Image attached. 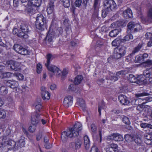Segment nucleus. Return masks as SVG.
Returning <instances> with one entry per match:
<instances>
[{
  "label": "nucleus",
  "mask_w": 152,
  "mask_h": 152,
  "mask_svg": "<svg viewBox=\"0 0 152 152\" xmlns=\"http://www.w3.org/2000/svg\"><path fill=\"white\" fill-rule=\"evenodd\" d=\"M142 65L145 67L149 66L152 65V60H148L146 61L143 63Z\"/></svg>",
  "instance_id": "obj_43"
},
{
  "label": "nucleus",
  "mask_w": 152,
  "mask_h": 152,
  "mask_svg": "<svg viewBox=\"0 0 152 152\" xmlns=\"http://www.w3.org/2000/svg\"><path fill=\"white\" fill-rule=\"evenodd\" d=\"M126 48L124 46L118 47L114 49V57L115 59H119L123 56L126 53Z\"/></svg>",
  "instance_id": "obj_6"
},
{
  "label": "nucleus",
  "mask_w": 152,
  "mask_h": 152,
  "mask_svg": "<svg viewBox=\"0 0 152 152\" xmlns=\"http://www.w3.org/2000/svg\"><path fill=\"white\" fill-rule=\"evenodd\" d=\"M110 12V11L108 10V9H107V8H105V7L104 9H103L102 11V17L105 18L108 14V13Z\"/></svg>",
  "instance_id": "obj_49"
},
{
  "label": "nucleus",
  "mask_w": 152,
  "mask_h": 152,
  "mask_svg": "<svg viewBox=\"0 0 152 152\" xmlns=\"http://www.w3.org/2000/svg\"><path fill=\"white\" fill-rule=\"evenodd\" d=\"M73 102V97L71 96H66L64 99L63 104L66 107L71 106Z\"/></svg>",
  "instance_id": "obj_13"
},
{
  "label": "nucleus",
  "mask_w": 152,
  "mask_h": 152,
  "mask_svg": "<svg viewBox=\"0 0 152 152\" xmlns=\"http://www.w3.org/2000/svg\"><path fill=\"white\" fill-rule=\"evenodd\" d=\"M5 66L12 70L15 71H19L21 69L22 65L20 63L11 60L5 62Z\"/></svg>",
  "instance_id": "obj_4"
},
{
  "label": "nucleus",
  "mask_w": 152,
  "mask_h": 152,
  "mask_svg": "<svg viewBox=\"0 0 152 152\" xmlns=\"http://www.w3.org/2000/svg\"><path fill=\"white\" fill-rule=\"evenodd\" d=\"M145 104L143 102L141 104H139L137 107V110L139 111V112H141L143 109L145 107Z\"/></svg>",
  "instance_id": "obj_40"
},
{
  "label": "nucleus",
  "mask_w": 152,
  "mask_h": 152,
  "mask_svg": "<svg viewBox=\"0 0 152 152\" xmlns=\"http://www.w3.org/2000/svg\"><path fill=\"white\" fill-rule=\"evenodd\" d=\"M148 95V94L146 92H143L141 93H138L135 94V96L136 97L139 98L137 100L140 102H141V101H143L145 104L151 102L152 101V97L151 96H148L145 97L144 98L141 99L139 98L141 97L146 96Z\"/></svg>",
  "instance_id": "obj_10"
},
{
  "label": "nucleus",
  "mask_w": 152,
  "mask_h": 152,
  "mask_svg": "<svg viewBox=\"0 0 152 152\" xmlns=\"http://www.w3.org/2000/svg\"><path fill=\"white\" fill-rule=\"evenodd\" d=\"M48 71L51 72L50 76L52 77L53 76H56V77H59L61 76V71L56 66L52 65H48L46 66Z\"/></svg>",
  "instance_id": "obj_7"
},
{
  "label": "nucleus",
  "mask_w": 152,
  "mask_h": 152,
  "mask_svg": "<svg viewBox=\"0 0 152 152\" xmlns=\"http://www.w3.org/2000/svg\"><path fill=\"white\" fill-rule=\"evenodd\" d=\"M8 140L7 137H0V147L6 146V142Z\"/></svg>",
  "instance_id": "obj_25"
},
{
  "label": "nucleus",
  "mask_w": 152,
  "mask_h": 152,
  "mask_svg": "<svg viewBox=\"0 0 152 152\" xmlns=\"http://www.w3.org/2000/svg\"><path fill=\"white\" fill-rule=\"evenodd\" d=\"M75 149H79L81 147L82 142L81 140L79 139H77L75 141Z\"/></svg>",
  "instance_id": "obj_38"
},
{
  "label": "nucleus",
  "mask_w": 152,
  "mask_h": 152,
  "mask_svg": "<svg viewBox=\"0 0 152 152\" xmlns=\"http://www.w3.org/2000/svg\"><path fill=\"white\" fill-rule=\"evenodd\" d=\"M8 92V90L4 86H1L0 87V94L2 95H6Z\"/></svg>",
  "instance_id": "obj_37"
},
{
  "label": "nucleus",
  "mask_w": 152,
  "mask_h": 152,
  "mask_svg": "<svg viewBox=\"0 0 152 152\" xmlns=\"http://www.w3.org/2000/svg\"><path fill=\"white\" fill-rule=\"evenodd\" d=\"M74 85L73 84H72L69 85L68 87V89L69 90L73 91H74Z\"/></svg>",
  "instance_id": "obj_62"
},
{
  "label": "nucleus",
  "mask_w": 152,
  "mask_h": 152,
  "mask_svg": "<svg viewBox=\"0 0 152 152\" xmlns=\"http://www.w3.org/2000/svg\"><path fill=\"white\" fill-rule=\"evenodd\" d=\"M145 37L147 39H150L148 43V46L149 47L152 46V33H147L145 34Z\"/></svg>",
  "instance_id": "obj_27"
},
{
  "label": "nucleus",
  "mask_w": 152,
  "mask_h": 152,
  "mask_svg": "<svg viewBox=\"0 0 152 152\" xmlns=\"http://www.w3.org/2000/svg\"><path fill=\"white\" fill-rule=\"evenodd\" d=\"M42 96L44 100H48L50 99V95L48 91L41 93Z\"/></svg>",
  "instance_id": "obj_30"
},
{
  "label": "nucleus",
  "mask_w": 152,
  "mask_h": 152,
  "mask_svg": "<svg viewBox=\"0 0 152 152\" xmlns=\"http://www.w3.org/2000/svg\"><path fill=\"white\" fill-rule=\"evenodd\" d=\"M148 15L149 18L152 19V8L149 10L148 12Z\"/></svg>",
  "instance_id": "obj_58"
},
{
  "label": "nucleus",
  "mask_w": 152,
  "mask_h": 152,
  "mask_svg": "<svg viewBox=\"0 0 152 152\" xmlns=\"http://www.w3.org/2000/svg\"><path fill=\"white\" fill-rule=\"evenodd\" d=\"M108 138L116 141H123L124 139L123 136L118 133H113L108 137Z\"/></svg>",
  "instance_id": "obj_14"
},
{
  "label": "nucleus",
  "mask_w": 152,
  "mask_h": 152,
  "mask_svg": "<svg viewBox=\"0 0 152 152\" xmlns=\"http://www.w3.org/2000/svg\"><path fill=\"white\" fill-rule=\"evenodd\" d=\"M13 76L16 77L19 80H22L24 79V76L23 75L20 73H15L13 74Z\"/></svg>",
  "instance_id": "obj_44"
},
{
  "label": "nucleus",
  "mask_w": 152,
  "mask_h": 152,
  "mask_svg": "<svg viewBox=\"0 0 152 152\" xmlns=\"http://www.w3.org/2000/svg\"><path fill=\"white\" fill-rule=\"evenodd\" d=\"M13 49L16 52L22 55H27L30 53L29 50L18 44H15L13 46Z\"/></svg>",
  "instance_id": "obj_8"
},
{
  "label": "nucleus",
  "mask_w": 152,
  "mask_h": 152,
  "mask_svg": "<svg viewBox=\"0 0 152 152\" xmlns=\"http://www.w3.org/2000/svg\"><path fill=\"white\" fill-rule=\"evenodd\" d=\"M91 132L92 134H95L96 132L97 128L95 125L92 124L91 126Z\"/></svg>",
  "instance_id": "obj_46"
},
{
  "label": "nucleus",
  "mask_w": 152,
  "mask_h": 152,
  "mask_svg": "<svg viewBox=\"0 0 152 152\" xmlns=\"http://www.w3.org/2000/svg\"><path fill=\"white\" fill-rule=\"evenodd\" d=\"M122 42H123L122 39H116L112 42V44L114 46H116L120 45Z\"/></svg>",
  "instance_id": "obj_32"
},
{
  "label": "nucleus",
  "mask_w": 152,
  "mask_h": 152,
  "mask_svg": "<svg viewBox=\"0 0 152 152\" xmlns=\"http://www.w3.org/2000/svg\"><path fill=\"white\" fill-rule=\"evenodd\" d=\"M143 61L142 56V54L138 55L135 57L134 61L136 63H140Z\"/></svg>",
  "instance_id": "obj_42"
},
{
  "label": "nucleus",
  "mask_w": 152,
  "mask_h": 152,
  "mask_svg": "<svg viewBox=\"0 0 152 152\" xmlns=\"http://www.w3.org/2000/svg\"><path fill=\"white\" fill-rule=\"evenodd\" d=\"M8 139V140L6 142V146H12V144H14L21 147L24 146L25 145L24 137L23 136H21L20 139L19 140L18 142L16 143L12 140H9V139Z\"/></svg>",
  "instance_id": "obj_11"
},
{
  "label": "nucleus",
  "mask_w": 152,
  "mask_h": 152,
  "mask_svg": "<svg viewBox=\"0 0 152 152\" xmlns=\"http://www.w3.org/2000/svg\"><path fill=\"white\" fill-rule=\"evenodd\" d=\"M105 8L108 9L110 12L115 10L117 8V5L113 0H106L104 4Z\"/></svg>",
  "instance_id": "obj_9"
},
{
  "label": "nucleus",
  "mask_w": 152,
  "mask_h": 152,
  "mask_svg": "<svg viewBox=\"0 0 152 152\" xmlns=\"http://www.w3.org/2000/svg\"><path fill=\"white\" fill-rule=\"evenodd\" d=\"M125 72L124 71H121L119 72H117L116 73V76L117 77H118L120 75H122L124 74H125L124 73Z\"/></svg>",
  "instance_id": "obj_60"
},
{
  "label": "nucleus",
  "mask_w": 152,
  "mask_h": 152,
  "mask_svg": "<svg viewBox=\"0 0 152 152\" xmlns=\"http://www.w3.org/2000/svg\"><path fill=\"white\" fill-rule=\"evenodd\" d=\"M19 30H18L16 28H14L12 32L13 33L17 35L18 36V34H19Z\"/></svg>",
  "instance_id": "obj_59"
},
{
  "label": "nucleus",
  "mask_w": 152,
  "mask_h": 152,
  "mask_svg": "<svg viewBox=\"0 0 152 152\" xmlns=\"http://www.w3.org/2000/svg\"><path fill=\"white\" fill-rule=\"evenodd\" d=\"M13 2L14 6L17 7L19 4V0H13Z\"/></svg>",
  "instance_id": "obj_63"
},
{
  "label": "nucleus",
  "mask_w": 152,
  "mask_h": 152,
  "mask_svg": "<svg viewBox=\"0 0 152 152\" xmlns=\"http://www.w3.org/2000/svg\"><path fill=\"white\" fill-rule=\"evenodd\" d=\"M84 145L85 148L88 149L90 146V141L87 135H85L83 138Z\"/></svg>",
  "instance_id": "obj_23"
},
{
  "label": "nucleus",
  "mask_w": 152,
  "mask_h": 152,
  "mask_svg": "<svg viewBox=\"0 0 152 152\" xmlns=\"http://www.w3.org/2000/svg\"><path fill=\"white\" fill-rule=\"evenodd\" d=\"M53 34V33H48L47 34L46 38L49 42H50L52 41L53 38L54 36Z\"/></svg>",
  "instance_id": "obj_39"
},
{
  "label": "nucleus",
  "mask_w": 152,
  "mask_h": 152,
  "mask_svg": "<svg viewBox=\"0 0 152 152\" xmlns=\"http://www.w3.org/2000/svg\"><path fill=\"white\" fill-rule=\"evenodd\" d=\"M64 6L66 8H68L70 5L69 0H61Z\"/></svg>",
  "instance_id": "obj_47"
},
{
  "label": "nucleus",
  "mask_w": 152,
  "mask_h": 152,
  "mask_svg": "<svg viewBox=\"0 0 152 152\" xmlns=\"http://www.w3.org/2000/svg\"><path fill=\"white\" fill-rule=\"evenodd\" d=\"M100 3L99 0H94V7L95 10H97Z\"/></svg>",
  "instance_id": "obj_48"
},
{
  "label": "nucleus",
  "mask_w": 152,
  "mask_h": 152,
  "mask_svg": "<svg viewBox=\"0 0 152 152\" xmlns=\"http://www.w3.org/2000/svg\"><path fill=\"white\" fill-rule=\"evenodd\" d=\"M110 80L115 81L117 80L118 79V77L116 76H111L110 78Z\"/></svg>",
  "instance_id": "obj_61"
},
{
  "label": "nucleus",
  "mask_w": 152,
  "mask_h": 152,
  "mask_svg": "<svg viewBox=\"0 0 152 152\" xmlns=\"http://www.w3.org/2000/svg\"><path fill=\"white\" fill-rule=\"evenodd\" d=\"M145 80L144 79V78L143 77L142 75H141L140 77H137V81L139 83H140L142 82L145 81Z\"/></svg>",
  "instance_id": "obj_56"
},
{
  "label": "nucleus",
  "mask_w": 152,
  "mask_h": 152,
  "mask_svg": "<svg viewBox=\"0 0 152 152\" xmlns=\"http://www.w3.org/2000/svg\"><path fill=\"white\" fill-rule=\"evenodd\" d=\"M124 25H125L124 20H120L112 23L110 27L112 28H115Z\"/></svg>",
  "instance_id": "obj_18"
},
{
  "label": "nucleus",
  "mask_w": 152,
  "mask_h": 152,
  "mask_svg": "<svg viewBox=\"0 0 152 152\" xmlns=\"http://www.w3.org/2000/svg\"><path fill=\"white\" fill-rule=\"evenodd\" d=\"M42 0H29L28 2L29 5L34 7H39L41 4Z\"/></svg>",
  "instance_id": "obj_19"
},
{
  "label": "nucleus",
  "mask_w": 152,
  "mask_h": 152,
  "mask_svg": "<svg viewBox=\"0 0 152 152\" xmlns=\"http://www.w3.org/2000/svg\"><path fill=\"white\" fill-rule=\"evenodd\" d=\"M54 5L48 4L47 9V11L48 14H52L53 12Z\"/></svg>",
  "instance_id": "obj_35"
},
{
  "label": "nucleus",
  "mask_w": 152,
  "mask_h": 152,
  "mask_svg": "<svg viewBox=\"0 0 152 152\" xmlns=\"http://www.w3.org/2000/svg\"><path fill=\"white\" fill-rule=\"evenodd\" d=\"M53 58V56L51 54H48L47 55L46 58L47 60L46 63L45 64V66L50 64L51 61H52Z\"/></svg>",
  "instance_id": "obj_29"
},
{
  "label": "nucleus",
  "mask_w": 152,
  "mask_h": 152,
  "mask_svg": "<svg viewBox=\"0 0 152 152\" xmlns=\"http://www.w3.org/2000/svg\"><path fill=\"white\" fill-rule=\"evenodd\" d=\"M106 151V152H118V146L116 144H111L107 147Z\"/></svg>",
  "instance_id": "obj_16"
},
{
  "label": "nucleus",
  "mask_w": 152,
  "mask_h": 152,
  "mask_svg": "<svg viewBox=\"0 0 152 152\" xmlns=\"http://www.w3.org/2000/svg\"><path fill=\"white\" fill-rule=\"evenodd\" d=\"M129 80L131 83H138V82L137 81V77L136 78L133 75H129Z\"/></svg>",
  "instance_id": "obj_34"
},
{
  "label": "nucleus",
  "mask_w": 152,
  "mask_h": 152,
  "mask_svg": "<svg viewBox=\"0 0 152 152\" xmlns=\"http://www.w3.org/2000/svg\"><path fill=\"white\" fill-rule=\"evenodd\" d=\"M47 22L46 18L42 14H38L35 22V25L37 28L41 30L44 29Z\"/></svg>",
  "instance_id": "obj_2"
},
{
  "label": "nucleus",
  "mask_w": 152,
  "mask_h": 152,
  "mask_svg": "<svg viewBox=\"0 0 152 152\" xmlns=\"http://www.w3.org/2000/svg\"><path fill=\"white\" fill-rule=\"evenodd\" d=\"M134 141L138 145L141 144L142 142L141 138L139 137H137L134 139Z\"/></svg>",
  "instance_id": "obj_54"
},
{
  "label": "nucleus",
  "mask_w": 152,
  "mask_h": 152,
  "mask_svg": "<svg viewBox=\"0 0 152 152\" xmlns=\"http://www.w3.org/2000/svg\"><path fill=\"white\" fill-rule=\"evenodd\" d=\"M121 31L120 29H115L111 31L109 34V36L111 37H115Z\"/></svg>",
  "instance_id": "obj_28"
},
{
  "label": "nucleus",
  "mask_w": 152,
  "mask_h": 152,
  "mask_svg": "<svg viewBox=\"0 0 152 152\" xmlns=\"http://www.w3.org/2000/svg\"><path fill=\"white\" fill-rule=\"evenodd\" d=\"M30 31L28 26L26 24H22L20 26L18 37L25 39L28 38V33Z\"/></svg>",
  "instance_id": "obj_5"
},
{
  "label": "nucleus",
  "mask_w": 152,
  "mask_h": 152,
  "mask_svg": "<svg viewBox=\"0 0 152 152\" xmlns=\"http://www.w3.org/2000/svg\"><path fill=\"white\" fill-rule=\"evenodd\" d=\"M37 72L38 73H40L42 70V67L41 64H38L37 66Z\"/></svg>",
  "instance_id": "obj_53"
},
{
  "label": "nucleus",
  "mask_w": 152,
  "mask_h": 152,
  "mask_svg": "<svg viewBox=\"0 0 152 152\" xmlns=\"http://www.w3.org/2000/svg\"><path fill=\"white\" fill-rule=\"evenodd\" d=\"M143 74L146 78L152 77V68L145 70L143 72Z\"/></svg>",
  "instance_id": "obj_24"
},
{
  "label": "nucleus",
  "mask_w": 152,
  "mask_h": 152,
  "mask_svg": "<svg viewBox=\"0 0 152 152\" xmlns=\"http://www.w3.org/2000/svg\"><path fill=\"white\" fill-rule=\"evenodd\" d=\"M128 29L132 31L133 30L134 32L139 31L142 28L141 25L139 23H135L133 22H130L128 24Z\"/></svg>",
  "instance_id": "obj_12"
},
{
  "label": "nucleus",
  "mask_w": 152,
  "mask_h": 152,
  "mask_svg": "<svg viewBox=\"0 0 152 152\" xmlns=\"http://www.w3.org/2000/svg\"><path fill=\"white\" fill-rule=\"evenodd\" d=\"M121 118L122 120L124 123L128 125L130 124V122L128 117L124 115H122Z\"/></svg>",
  "instance_id": "obj_41"
},
{
  "label": "nucleus",
  "mask_w": 152,
  "mask_h": 152,
  "mask_svg": "<svg viewBox=\"0 0 152 152\" xmlns=\"http://www.w3.org/2000/svg\"><path fill=\"white\" fill-rule=\"evenodd\" d=\"M2 76L3 78H9L13 76V74L10 72H5L3 73Z\"/></svg>",
  "instance_id": "obj_45"
},
{
  "label": "nucleus",
  "mask_w": 152,
  "mask_h": 152,
  "mask_svg": "<svg viewBox=\"0 0 152 152\" xmlns=\"http://www.w3.org/2000/svg\"><path fill=\"white\" fill-rule=\"evenodd\" d=\"M42 137V134L41 133H39L38 134L36 137V139L37 141L40 140Z\"/></svg>",
  "instance_id": "obj_64"
},
{
  "label": "nucleus",
  "mask_w": 152,
  "mask_h": 152,
  "mask_svg": "<svg viewBox=\"0 0 152 152\" xmlns=\"http://www.w3.org/2000/svg\"><path fill=\"white\" fill-rule=\"evenodd\" d=\"M120 102L122 104L127 105L130 103L128 98L125 96L121 94L118 97Z\"/></svg>",
  "instance_id": "obj_17"
},
{
  "label": "nucleus",
  "mask_w": 152,
  "mask_h": 152,
  "mask_svg": "<svg viewBox=\"0 0 152 152\" xmlns=\"http://www.w3.org/2000/svg\"><path fill=\"white\" fill-rule=\"evenodd\" d=\"M40 114L37 113V112L33 113L32 115L31 121L32 124L33 126H30L28 128L29 131L32 132H34L35 129L36 125L39 122L41 118Z\"/></svg>",
  "instance_id": "obj_3"
},
{
  "label": "nucleus",
  "mask_w": 152,
  "mask_h": 152,
  "mask_svg": "<svg viewBox=\"0 0 152 152\" xmlns=\"http://www.w3.org/2000/svg\"><path fill=\"white\" fill-rule=\"evenodd\" d=\"M145 138L144 141L147 144H151L152 143V135L148 134L144 135Z\"/></svg>",
  "instance_id": "obj_22"
},
{
  "label": "nucleus",
  "mask_w": 152,
  "mask_h": 152,
  "mask_svg": "<svg viewBox=\"0 0 152 152\" xmlns=\"http://www.w3.org/2000/svg\"><path fill=\"white\" fill-rule=\"evenodd\" d=\"M28 5L26 7L25 11L26 13L30 15L32 14L33 12V8L32 7L33 6L32 5H29L28 2Z\"/></svg>",
  "instance_id": "obj_33"
},
{
  "label": "nucleus",
  "mask_w": 152,
  "mask_h": 152,
  "mask_svg": "<svg viewBox=\"0 0 152 152\" xmlns=\"http://www.w3.org/2000/svg\"><path fill=\"white\" fill-rule=\"evenodd\" d=\"M82 125L79 122H77L72 127L69 128L67 132L64 131L61 133V139L63 142H66L68 137H75L79 134V132L82 129Z\"/></svg>",
  "instance_id": "obj_1"
},
{
  "label": "nucleus",
  "mask_w": 152,
  "mask_h": 152,
  "mask_svg": "<svg viewBox=\"0 0 152 152\" xmlns=\"http://www.w3.org/2000/svg\"><path fill=\"white\" fill-rule=\"evenodd\" d=\"M142 46V44H141L139 43L138 45L133 50L132 53L127 57L128 58H129V57L131 58V57L135 53L138 52L139 51Z\"/></svg>",
  "instance_id": "obj_26"
},
{
  "label": "nucleus",
  "mask_w": 152,
  "mask_h": 152,
  "mask_svg": "<svg viewBox=\"0 0 152 152\" xmlns=\"http://www.w3.org/2000/svg\"><path fill=\"white\" fill-rule=\"evenodd\" d=\"M124 17L126 18H132V11L130 8H127L124 10L123 13Z\"/></svg>",
  "instance_id": "obj_20"
},
{
  "label": "nucleus",
  "mask_w": 152,
  "mask_h": 152,
  "mask_svg": "<svg viewBox=\"0 0 152 152\" xmlns=\"http://www.w3.org/2000/svg\"><path fill=\"white\" fill-rule=\"evenodd\" d=\"M125 140L127 142H130L132 141V137L129 134H127L125 135L124 137Z\"/></svg>",
  "instance_id": "obj_51"
},
{
  "label": "nucleus",
  "mask_w": 152,
  "mask_h": 152,
  "mask_svg": "<svg viewBox=\"0 0 152 152\" xmlns=\"http://www.w3.org/2000/svg\"><path fill=\"white\" fill-rule=\"evenodd\" d=\"M76 104L80 106L83 111L85 110L86 108L85 102L83 99H78L77 100Z\"/></svg>",
  "instance_id": "obj_21"
},
{
  "label": "nucleus",
  "mask_w": 152,
  "mask_h": 152,
  "mask_svg": "<svg viewBox=\"0 0 152 152\" xmlns=\"http://www.w3.org/2000/svg\"><path fill=\"white\" fill-rule=\"evenodd\" d=\"M90 152H99V151L97 147L93 146L91 148Z\"/></svg>",
  "instance_id": "obj_57"
},
{
  "label": "nucleus",
  "mask_w": 152,
  "mask_h": 152,
  "mask_svg": "<svg viewBox=\"0 0 152 152\" xmlns=\"http://www.w3.org/2000/svg\"><path fill=\"white\" fill-rule=\"evenodd\" d=\"M83 79V77L81 75H78L76 77L74 80V83L76 85H77L80 84Z\"/></svg>",
  "instance_id": "obj_31"
},
{
  "label": "nucleus",
  "mask_w": 152,
  "mask_h": 152,
  "mask_svg": "<svg viewBox=\"0 0 152 152\" xmlns=\"http://www.w3.org/2000/svg\"><path fill=\"white\" fill-rule=\"evenodd\" d=\"M35 106L36 111L38 112L41 111L42 110V107L40 103H38V104H35Z\"/></svg>",
  "instance_id": "obj_50"
},
{
  "label": "nucleus",
  "mask_w": 152,
  "mask_h": 152,
  "mask_svg": "<svg viewBox=\"0 0 152 152\" xmlns=\"http://www.w3.org/2000/svg\"><path fill=\"white\" fill-rule=\"evenodd\" d=\"M82 0H76L75 2V5L77 7H80L82 4Z\"/></svg>",
  "instance_id": "obj_55"
},
{
  "label": "nucleus",
  "mask_w": 152,
  "mask_h": 152,
  "mask_svg": "<svg viewBox=\"0 0 152 152\" xmlns=\"http://www.w3.org/2000/svg\"><path fill=\"white\" fill-rule=\"evenodd\" d=\"M6 113L3 110H0V118H4L5 117Z\"/></svg>",
  "instance_id": "obj_52"
},
{
  "label": "nucleus",
  "mask_w": 152,
  "mask_h": 152,
  "mask_svg": "<svg viewBox=\"0 0 152 152\" xmlns=\"http://www.w3.org/2000/svg\"><path fill=\"white\" fill-rule=\"evenodd\" d=\"M133 39V35L131 34H129L125 36L123 39V42H125L127 41H129Z\"/></svg>",
  "instance_id": "obj_36"
},
{
  "label": "nucleus",
  "mask_w": 152,
  "mask_h": 152,
  "mask_svg": "<svg viewBox=\"0 0 152 152\" xmlns=\"http://www.w3.org/2000/svg\"><path fill=\"white\" fill-rule=\"evenodd\" d=\"M5 83L7 86L13 89L17 88L18 85V82L14 80H6Z\"/></svg>",
  "instance_id": "obj_15"
}]
</instances>
